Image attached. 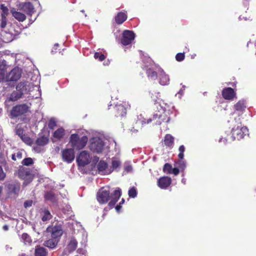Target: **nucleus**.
I'll return each mask as SVG.
<instances>
[{
  "label": "nucleus",
  "instance_id": "obj_4",
  "mask_svg": "<svg viewBox=\"0 0 256 256\" xmlns=\"http://www.w3.org/2000/svg\"><path fill=\"white\" fill-rule=\"evenodd\" d=\"M32 88L33 84L28 81L20 82L16 86V90L11 94L10 100L12 101L17 100L21 98L24 94L30 92Z\"/></svg>",
  "mask_w": 256,
  "mask_h": 256
},
{
  "label": "nucleus",
  "instance_id": "obj_46",
  "mask_svg": "<svg viewBox=\"0 0 256 256\" xmlns=\"http://www.w3.org/2000/svg\"><path fill=\"white\" fill-rule=\"evenodd\" d=\"M184 54L182 53H178L176 56V60L178 62H181L184 60Z\"/></svg>",
  "mask_w": 256,
  "mask_h": 256
},
{
  "label": "nucleus",
  "instance_id": "obj_41",
  "mask_svg": "<svg viewBox=\"0 0 256 256\" xmlns=\"http://www.w3.org/2000/svg\"><path fill=\"white\" fill-rule=\"evenodd\" d=\"M22 164L25 166H30L33 164V160L30 158H26L22 160Z\"/></svg>",
  "mask_w": 256,
  "mask_h": 256
},
{
  "label": "nucleus",
  "instance_id": "obj_59",
  "mask_svg": "<svg viewBox=\"0 0 256 256\" xmlns=\"http://www.w3.org/2000/svg\"><path fill=\"white\" fill-rule=\"evenodd\" d=\"M12 158L14 160H16L18 158H16V154H12Z\"/></svg>",
  "mask_w": 256,
  "mask_h": 256
},
{
  "label": "nucleus",
  "instance_id": "obj_56",
  "mask_svg": "<svg viewBox=\"0 0 256 256\" xmlns=\"http://www.w3.org/2000/svg\"><path fill=\"white\" fill-rule=\"evenodd\" d=\"M58 44H55L54 46V47L53 48L52 50V52H56V50L58 48Z\"/></svg>",
  "mask_w": 256,
  "mask_h": 256
},
{
  "label": "nucleus",
  "instance_id": "obj_7",
  "mask_svg": "<svg viewBox=\"0 0 256 256\" xmlns=\"http://www.w3.org/2000/svg\"><path fill=\"white\" fill-rule=\"evenodd\" d=\"M135 34L132 31L125 30L123 32L120 38V43L124 46L130 44L134 40Z\"/></svg>",
  "mask_w": 256,
  "mask_h": 256
},
{
  "label": "nucleus",
  "instance_id": "obj_18",
  "mask_svg": "<svg viewBox=\"0 0 256 256\" xmlns=\"http://www.w3.org/2000/svg\"><path fill=\"white\" fill-rule=\"evenodd\" d=\"M114 110L116 112V116H124L126 114V108L122 104L116 106Z\"/></svg>",
  "mask_w": 256,
  "mask_h": 256
},
{
  "label": "nucleus",
  "instance_id": "obj_3",
  "mask_svg": "<svg viewBox=\"0 0 256 256\" xmlns=\"http://www.w3.org/2000/svg\"><path fill=\"white\" fill-rule=\"evenodd\" d=\"M121 196L120 190L118 189L114 191L110 196V188L104 186L100 189L97 192L96 199L100 204H106L110 200L108 206L112 208L118 202Z\"/></svg>",
  "mask_w": 256,
  "mask_h": 256
},
{
  "label": "nucleus",
  "instance_id": "obj_47",
  "mask_svg": "<svg viewBox=\"0 0 256 256\" xmlns=\"http://www.w3.org/2000/svg\"><path fill=\"white\" fill-rule=\"evenodd\" d=\"M56 126V122L54 119H50L48 122V127L52 129Z\"/></svg>",
  "mask_w": 256,
  "mask_h": 256
},
{
  "label": "nucleus",
  "instance_id": "obj_23",
  "mask_svg": "<svg viewBox=\"0 0 256 256\" xmlns=\"http://www.w3.org/2000/svg\"><path fill=\"white\" fill-rule=\"evenodd\" d=\"M11 12L13 16L19 22H24L26 18V16L22 13L13 10Z\"/></svg>",
  "mask_w": 256,
  "mask_h": 256
},
{
  "label": "nucleus",
  "instance_id": "obj_58",
  "mask_svg": "<svg viewBox=\"0 0 256 256\" xmlns=\"http://www.w3.org/2000/svg\"><path fill=\"white\" fill-rule=\"evenodd\" d=\"M2 228L4 230L6 231L8 230V226L7 225H4L3 226Z\"/></svg>",
  "mask_w": 256,
  "mask_h": 256
},
{
  "label": "nucleus",
  "instance_id": "obj_14",
  "mask_svg": "<svg viewBox=\"0 0 256 256\" xmlns=\"http://www.w3.org/2000/svg\"><path fill=\"white\" fill-rule=\"evenodd\" d=\"M222 96L225 100H232L236 97V94L232 88H227L222 90Z\"/></svg>",
  "mask_w": 256,
  "mask_h": 256
},
{
  "label": "nucleus",
  "instance_id": "obj_55",
  "mask_svg": "<svg viewBox=\"0 0 256 256\" xmlns=\"http://www.w3.org/2000/svg\"><path fill=\"white\" fill-rule=\"evenodd\" d=\"M76 160L78 167H80V154L77 156Z\"/></svg>",
  "mask_w": 256,
  "mask_h": 256
},
{
  "label": "nucleus",
  "instance_id": "obj_38",
  "mask_svg": "<svg viewBox=\"0 0 256 256\" xmlns=\"http://www.w3.org/2000/svg\"><path fill=\"white\" fill-rule=\"evenodd\" d=\"M94 57L96 59H98L100 61H102L105 58L104 54L98 52L94 54Z\"/></svg>",
  "mask_w": 256,
  "mask_h": 256
},
{
  "label": "nucleus",
  "instance_id": "obj_35",
  "mask_svg": "<svg viewBox=\"0 0 256 256\" xmlns=\"http://www.w3.org/2000/svg\"><path fill=\"white\" fill-rule=\"evenodd\" d=\"M124 171L126 172H132V167L130 162H126L124 164Z\"/></svg>",
  "mask_w": 256,
  "mask_h": 256
},
{
  "label": "nucleus",
  "instance_id": "obj_5",
  "mask_svg": "<svg viewBox=\"0 0 256 256\" xmlns=\"http://www.w3.org/2000/svg\"><path fill=\"white\" fill-rule=\"evenodd\" d=\"M247 134H248V129L247 128L242 126L241 124H238L236 127L232 128L230 136H228L226 138H220L219 142H223L224 144H226L228 141L232 142L235 140H240Z\"/></svg>",
  "mask_w": 256,
  "mask_h": 256
},
{
  "label": "nucleus",
  "instance_id": "obj_24",
  "mask_svg": "<svg viewBox=\"0 0 256 256\" xmlns=\"http://www.w3.org/2000/svg\"><path fill=\"white\" fill-rule=\"evenodd\" d=\"M112 166L110 168H112V172L114 170H118V168L121 165V162L119 158H112Z\"/></svg>",
  "mask_w": 256,
  "mask_h": 256
},
{
  "label": "nucleus",
  "instance_id": "obj_53",
  "mask_svg": "<svg viewBox=\"0 0 256 256\" xmlns=\"http://www.w3.org/2000/svg\"><path fill=\"white\" fill-rule=\"evenodd\" d=\"M6 162V158L4 156H0V163L2 164H5Z\"/></svg>",
  "mask_w": 256,
  "mask_h": 256
},
{
  "label": "nucleus",
  "instance_id": "obj_49",
  "mask_svg": "<svg viewBox=\"0 0 256 256\" xmlns=\"http://www.w3.org/2000/svg\"><path fill=\"white\" fill-rule=\"evenodd\" d=\"M24 130L20 128H17L16 130V134L18 135L20 138L22 136H23L24 134H23Z\"/></svg>",
  "mask_w": 256,
  "mask_h": 256
},
{
  "label": "nucleus",
  "instance_id": "obj_29",
  "mask_svg": "<svg viewBox=\"0 0 256 256\" xmlns=\"http://www.w3.org/2000/svg\"><path fill=\"white\" fill-rule=\"evenodd\" d=\"M246 102L244 100H239L235 105L234 108L236 110L242 111L246 108Z\"/></svg>",
  "mask_w": 256,
  "mask_h": 256
},
{
  "label": "nucleus",
  "instance_id": "obj_9",
  "mask_svg": "<svg viewBox=\"0 0 256 256\" xmlns=\"http://www.w3.org/2000/svg\"><path fill=\"white\" fill-rule=\"evenodd\" d=\"M21 74V69L18 67H16L6 74V81H16L20 78Z\"/></svg>",
  "mask_w": 256,
  "mask_h": 256
},
{
  "label": "nucleus",
  "instance_id": "obj_32",
  "mask_svg": "<svg viewBox=\"0 0 256 256\" xmlns=\"http://www.w3.org/2000/svg\"><path fill=\"white\" fill-rule=\"evenodd\" d=\"M10 188L12 189V191L14 194H17L20 188V184L18 183L14 184H11L10 186Z\"/></svg>",
  "mask_w": 256,
  "mask_h": 256
},
{
  "label": "nucleus",
  "instance_id": "obj_21",
  "mask_svg": "<svg viewBox=\"0 0 256 256\" xmlns=\"http://www.w3.org/2000/svg\"><path fill=\"white\" fill-rule=\"evenodd\" d=\"M58 242V239H54L52 238L51 239L45 241L44 242V246L50 248L52 249L56 246Z\"/></svg>",
  "mask_w": 256,
  "mask_h": 256
},
{
  "label": "nucleus",
  "instance_id": "obj_64",
  "mask_svg": "<svg viewBox=\"0 0 256 256\" xmlns=\"http://www.w3.org/2000/svg\"><path fill=\"white\" fill-rule=\"evenodd\" d=\"M28 176L29 178L30 179V181H31V180H32V176H29V175H28Z\"/></svg>",
  "mask_w": 256,
  "mask_h": 256
},
{
  "label": "nucleus",
  "instance_id": "obj_44",
  "mask_svg": "<svg viewBox=\"0 0 256 256\" xmlns=\"http://www.w3.org/2000/svg\"><path fill=\"white\" fill-rule=\"evenodd\" d=\"M178 164L179 168L182 170H184L186 167V162L182 160L178 161Z\"/></svg>",
  "mask_w": 256,
  "mask_h": 256
},
{
  "label": "nucleus",
  "instance_id": "obj_27",
  "mask_svg": "<svg viewBox=\"0 0 256 256\" xmlns=\"http://www.w3.org/2000/svg\"><path fill=\"white\" fill-rule=\"evenodd\" d=\"M20 240L26 245H30L32 242L30 236L26 233L22 235Z\"/></svg>",
  "mask_w": 256,
  "mask_h": 256
},
{
  "label": "nucleus",
  "instance_id": "obj_28",
  "mask_svg": "<svg viewBox=\"0 0 256 256\" xmlns=\"http://www.w3.org/2000/svg\"><path fill=\"white\" fill-rule=\"evenodd\" d=\"M48 142V138L46 136H41L38 138L36 141V144L38 146H44Z\"/></svg>",
  "mask_w": 256,
  "mask_h": 256
},
{
  "label": "nucleus",
  "instance_id": "obj_30",
  "mask_svg": "<svg viewBox=\"0 0 256 256\" xmlns=\"http://www.w3.org/2000/svg\"><path fill=\"white\" fill-rule=\"evenodd\" d=\"M164 144L168 146H172L174 144V138L170 134H166L164 138Z\"/></svg>",
  "mask_w": 256,
  "mask_h": 256
},
{
  "label": "nucleus",
  "instance_id": "obj_2",
  "mask_svg": "<svg viewBox=\"0 0 256 256\" xmlns=\"http://www.w3.org/2000/svg\"><path fill=\"white\" fill-rule=\"evenodd\" d=\"M158 102L160 103V108L156 112L152 117L148 119L147 121L145 119L142 120L141 122L142 124L154 122L156 124L160 125L162 122H168L170 121V115L172 113L170 106L164 102Z\"/></svg>",
  "mask_w": 256,
  "mask_h": 256
},
{
  "label": "nucleus",
  "instance_id": "obj_63",
  "mask_svg": "<svg viewBox=\"0 0 256 256\" xmlns=\"http://www.w3.org/2000/svg\"><path fill=\"white\" fill-rule=\"evenodd\" d=\"M3 216V212L2 210H0V216Z\"/></svg>",
  "mask_w": 256,
  "mask_h": 256
},
{
  "label": "nucleus",
  "instance_id": "obj_10",
  "mask_svg": "<svg viewBox=\"0 0 256 256\" xmlns=\"http://www.w3.org/2000/svg\"><path fill=\"white\" fill-rule=\"evenodd\" d=\"M62 160L68 163L72 162L74 158V153L72 148L64 150L62 152Z\"/></svg>",
  "mask_w": 256,
  "mask_h": 256
},
{
  "label": "nucleus",
  "instance_id": "obj_57",
  "mask_svg": "<svg viewBox=\"0 0 256 256\" xmlns=\"http://www.w3.org/2000/svg\"><path fill=\"white\" fill-rule=\"evenodd\" d=\"M121 206L118 204V205H117L116 206V210L118 212H119L120 208H121Z\"/></svg>",
  "mask_w": 256,
  "mask_h": 256
},
{
  "label": "nucleus",
  "instance_id": "obj_45",
  "mask_svg": "<svg viewBox=\"0 0 256 256\" xmlns=\"http://www.w3.org/2000/svg\"><path fill=\"white\" fill-rule=\"evenodd\" d=\"M54 197V195L52 192H47L45 194V198L46 200H52Z\"/></svg>",
  "mask_w": 256,
  "mask_h": 256
},
{
  "label": "nucleus",
  "instance_id": "obj_25",
  "mask_svg": "<svg viewBox=\"0 0 256 256\" xmlns=\"http://www.w3.org/2000/svg\"><path fill=\"white\" fill-rule=\"evenodd\" d=\"M47 252L46 250L40 246H37L35 249V255L36 256H46Z\"/></svg>",
  "mask_w": 256,
  "mask_h": 256
},
{
  "label": "nucleus",
  "instance_id": "obj_36",
  "mask_svg": "<svg viewBox=\"0 0 256 256\" xmlns=\"http://www.w3.org/2000/svg\"><path fill=\"white\" fill-rule=\"evenodd\" d=\"M5 66H0V82L6 80V76H4Z\"/></svg>",
  "mask_w": 256,
  "mask_h": 256
},
{
  "label": "nucleus",
  "instance_id": "obj_12",
  "mask_svg": "<svg viewBox=\"0 0 256 256\" xmlns=\"http://www.w3.org/2000/svg\"><path fill=\"white\" fill-rule=\"evenodd\" d=\"M48 232H51V236L54 239H58L62 234V230L60 226H56L53 228H47Z\"/></svg>",
  "mask_w": 256,
  "mask_h": 256
},
{
  "label": "nucleus",
  "instance_id": "obj_39",
  "mask_svg": "<svg viewBox=\"0 0 256 256\" xmlns=\"http://www.w3.org/2000/svg\"><path fill=\"white\" fill-rule=\"evenodd\" d=\"M81 234L82 235V241L84 244L87 242L88 234L84 228H81Z\"/></svg>",
  "mask_w": 256,
  "mask_h": 256
},
{
  "label": "nucleus",
  "instance_id": "obj_52",
  "mask_svg": "<svg viewBox=\"0 0 256 256\" xmlns=\"http://www.w3.org/2000/svg\"><path fill=\"white\" fill-rule=\"evenodd\" d=\"M180 170L178 168H174L172 170V172L176 176L178 175L179 174Z\"/></svg>",
  "mask_w": 256,
  "mask_h": 256
},
{
  "label": "nucleus",
  "instance_id": "obj_43",
  "mask_svg": "<svg viewBox=\"0 0 256 256\" xmlns=\"http://www.w3.org/2000/svg\"><path fill=\"white\" fill-rule=\"evenodd\" d=\"M172 166L168 163L164 165L163 170L164 172L167 173H170L172 171Z\"/></svg>",
  "mask_w": 256,
  "mask_h": 256
},
{
  "label": "nucleus",
  "instance_id": "obj_60",
  "mask_svg": "<svg viewBox=\"0 0 256 256\" xmlns=\"http://www.w3.org/2000/svg\"><path fill=\"white\" fill-rule=\"evenodd\" d=\"M124 202V198H122L121 202H120V205L121 206V204H123Z\"/></svg>",
  "mask_w": 256,
  "mask_h": 256
},
{
  "label": "nucleus",
  "instance_id": "obj_61",
  "mask_svg": "<svg viewBox=\"0 0 256 256\" xmlns=\"http://www.w3.org/2000/svg\"><path fill=\"white\" fill-rule=\"evenodd\" d=\"M182 182L184 184H186V179H184V178L182 179Z\"/></svg>",
  "mask_w": 256,
  "mask_h": 256
},
{
  "label": "nucleus",
  "instance_id": "obj_20",
  "mask_svg": "<svg viewBox=\"0 0 256 256\" xmlns=\"http://www.w3.org/2000/svg\"><path fill=\"white\" fill-rule=\"evenodd\" d=\"M127 18V14L126 12H120L115 16V21L116 24H122Z\"/></svg>",
  "mask_w": 256,
  "mask_h": 256
},
{
  "label": "nucleus",
  "instance_id": "obj_48",
  "mask_svg": "<svg viewBox=\"0 0 256 256\" xmlns=\"http://www.w3.org/2000/svg\"><path fill=\"white\" fill-rule=\"evenodd\" d=\"M32 203H33V202L32 200H26L24 202V207L25 208H30V207L32 204Z\"/></svg>",
  "mask_w": 256,
  "mask_h": 256
},
{
  "label": "nucleus",
  "instance_id": "obj_1",
  "mask_svg": "<svg viewBox=\"0 0 256 256\" xmlns=\"http://www.w3.org/2000/svg\"><path fill=\"white\" fill-rule=\"evenodd\" d=\"M90 139L89 148L90 150L98 154L102 152L104 148L105 144L103 138L100 136H94L90 132L81 128V149L86 144Z\"/></svg>",
  "mask_w": 256,
  "mask_h": 256
},
{
  "label": "nucleus",
  "instance_id": "obj_19",
  "mask_svg": "<svg viewBox=\"0 0 256 256\" xmlns=\"http://www.w3.org/2000/svg\"><path fill=\"white\" fill-rule=\"evenodd\" d=\"M21 8L28 15H32L34 12L32 4L29 2L23 4Z\"/></svg>",
  "mask_w": 256,
  "mask_h": 256
},
{
  "label": "nucleus",
  "instance_id": "obj_40",
  "mask_svg": "<svg viewBox=\"0 0 256 256\" xmlns=\"http://www.w3.org/2000/svg\"><path fill=\"white\" fill-rule=\"evenodd\" d=\"M7 21L8 20L6 17H1L0 26L2 29H4L6 27L7 24Z\"/></svg>",
  "mask_w": 256,
  "mask_h": 256
},
{
  "label": "nucleus",
  "instance_id": "obj_15",
  "mask_svg": "<svg viewBox=\"0 0 256 256\" xmlns=\"http://www.w3.org/2000/svg\"><path fill=\"white\" fill-rule=\"evenodd\" d=\"M158 70L159 73V83L162 86L168 84L170 82L168 76L166 74L164 71L160 68H158Z\"/></svg>",
  "mask_w": 256,
  "mask_h": 256
},
{
  "label": "nucleus",
  "instance_id": "obj_62",
  "mask_svg": "<svg viewBox=\"0 0 256 256\" xmlns=\"http://www.w3.org/2000/svg\"><path fill=\"white\" fill-rule=\"evenodd\" d=\"M18 256H26L25 254L22 253L20 254H19Z\"/></svg>",
  "mask_w": 256,
  "mask_h": 256
},
{
  "label": "nucleus",
  "instance_id": "obj_8",
  "mask_svg": "<svg viewBox=\"0 0 256 256\" xmlns=\"http://www.w3.org/2000/svg\"><path fill=\"white\" fill-rule=\"evenodd\" d=\"M96 168L98 174L100 175L109 174L112 172V168H110L104 160H100L97 164Z\"/></svg>",
  "mask_w": 256,
  "mask_h": 256
},
{
  "label": "nucleus",
  "instance_id": "obj_22",
  "mask_svg": "<svg viewBox=\"0 0 256 256\" xmlns=\"http://www.w3.org/2000/svg\"><path fill=\"white\" fill-rule=\"evenodd\" d=\"M77 246V242L74 240H71L69 244L68 245L66 249L64 251V254H67L66 252L68 251V252H71L76 250Z\"/></svg>",
  "mask_w": 256,
  "mask_h": 256
},
{
  "label": "nucleus",
  "instance_id": "obj_33",
  "mask_svg": "<svg viewBox=\"0 0 256 256\" xmlns=\"http://www.w3.org/2000/svg\"><path fill=\"white\" fill-rule=\"evenodd\" d=\"M0 9L2 10V12L1 14V17H6L8 14V9L6 6H5L4 4H1Z\"/></svg>",
  "mask_w": 256,
  "mask_h": 256
},
{
  "label": "nucleus",
  "instance_id": "obj_13",
  "mask_svg": "<svg viewBox=\"0 0 256 256\" xmlns=\"http://www.w3.org/2000/svg\"><path fill=\"white\" fill-rule=\"evenodd\" d=\"M90 162V157L88 152L86 150L81 152V167L84 166L85 165H87ZM88 173V171L84 170L82 168H81V172Z\"/></svg>",
  "mask_w": 256,
  "mask_h": 256
},
{
  "label": "nucleus",
  "instance_id": "obj_34",
  "mask_svg": "<svg viewBox=\"0 0 256 256\" xmlns=\"http://www.w3.org/2000/svg\"><path fill=\"white\" fill-rule=\"evenodd\" d=\"M20 138L27 144L30 145L32 143V140L27 135L24 134Z\"/></svg>",
  "mask_w": 256,
  "mask_h": 256
},
{
  "label": "nucleus",
  "instance_id": "obj_11",
  "mask_svg": "<svg viewBox=\"0 0 256 256\" xmlns=\"http://www.w3.org/2000/svg\"><path fill=\"white\" fill-rule=\"evenodd\" d=\"M148 62L150 63V65L145 64L144 68L146 70V74L148 78L152 80H155L158 76L156 72L154 70V66L152 64V60L150 58L148 59Z\"/></svg>",
  "mask_w": 256,
  "mask_h": 256
},
{
  "label": "nucleus",
  "instance_id": "obj_37",
  "mask_svg": "<svg viewBox=\"0 0 256 256\" xmlns=\"http://www.w3.org/2000/svg\"><path fill=\"white\" fill-rule=\"evenodd\" d=\"M128 196L132 198H134L136 196L137 192L134 188L133 187L128 190Z\"/></svg>",
  "mask_w": 256,
  "mask_h": 256
},
{
  "label": "nucleus",
  "instance_id": "obj_50",
  "mask_svg": "<svg viewBox=\"0 0 256 256\" xmlns=\"http://www.w3.org/2000/svg\"><path fill=\"white\" fill-rule=\"evenodd\" d=\"M184 86H182V88H181L180 91L178 92L177 94H176V96H178V98H180L182 96L183 94H184Z\"/></svg>",
  "mask_w": 256,
  "mask_h": 256
},
{
  "label": "nucleus",
  "instance_id": "obj_26",
  "mask_svg": "<svg viewBox=\"0 0 256 256\" xmlns=\"http://www.w3.org/2000/svg\"><path fill=\"white\" fill-rule=\"evenodd\" d=\"M64 135V130L63 128H58L54 132L53 136L54 138H56L57 140H60Z\"/></svg>",
  "mask_w": 256,
  "mask_h": 256
},
{
  "label": "nucleus",
  "instance_id": "obj_54",
  "mask_svg": "<svg viewBox=\"0 0 256 256\" xmlns=\"http://www.w3.org/2000/svg\"><path fill=\"white\" fill-rule=\"evenodd\" d=\"M16 156L18 159H21L22 158V153L20 152H18L16 154Z\"/></svg>",
  "mask_w": 256,
  "mask_h": 256
},
{
  "label": "nucleus",
  "instance_id": "obj_31",
  "mask_svg": "<svg viewBox=\"0 0 256 256\" xmlns=\"http://www.w3.org/2000/svg\"><path fill=\"white\" fill-rule=\"evenodd\" d=\"M52 216L50 212L48 210H44L43 212V216L42 217V220L43 222H46L47 220H50L52 218Z\"/></svg>",
  "mask_w": 256,
  "mask_h": 256
},
{
  "label": "nucleus",
  "instance_id": "obj_42",
  "mask_svg": "<svg viewBox=\"0 0 256 256\" xmlns=\"http://www.w3.org/2000/svg\"><path fill=\"white\" fill-rule=\"evenodd\" d=\"M184 150H185V148L183 145L180 146V148H179L180 154H178V158L180 160H182L184 158Z\"/></svg>",
  "mask_w": 256,
  "mask_h": 256
},
{
  "label": "nucleus",
  "instance_id": "obj_17",
  "mask_svg": "<svg viewBox=\"0 0 256 256\" xmlns=\"http://www.w3.org/2000/svg\"><path fill=\"white\" fill-rule=\"evenodd\" d=\"M171 178L168 176L160 178L158 181V186L161 188H167L171 184Z\"/></svg>",
  "mask_w": 256,
  "mask_h": 256
},
{
  "label": "nucleus",
  "instance_id": "obj_16",
  "mask_svg": "<svg viewBox=\"0 0 256 256\" xmlns=\"http://www.w3.org/2000/svg\"><path fill=\"white\" fill-rule=\"evenodd\" d=\"M70 143L72 148V149H80V140L78 134H72L71 135Z\"/></svg>",
  "mask_w": 256,
  "mask_h": 256
},
{
  "label": "nucleus",
  "instance_id": "obj_51",
  "mask_svg": "<svg viewBox=\"0 0 256 256\" xmlns=\"http://www.w3.org/2000/svg\"><path fill=\"white\" fill-rule=\"evenodd\" d=\"M6 176V174L3 171L2 168L0 166V180H3Z\"/></svg>",
  "mask_w": 256,
  "mask_h": 256
},
{
  "label": "nucleus",
  "instance_id": "obj_6",
  "mask_svg": "<svg viewBox=\"0 0 256 256\" xmlns=\"http://www.w3.org/2000/svg\"><path fill=\"white\" fill-rule=\"evenodd\" d=\"M30 106L31 104L28 103L19 104L14 106L11 111L12 116V117H17L26 114L30 112Z\"/></svg>",
  "mask_w": 256,
  "mask_h": 256
}]
</instances>
